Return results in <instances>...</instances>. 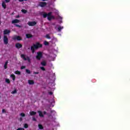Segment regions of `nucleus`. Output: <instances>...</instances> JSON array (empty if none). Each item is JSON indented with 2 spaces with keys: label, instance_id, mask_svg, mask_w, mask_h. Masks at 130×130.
I'll return each instance as SVG.
<instances>
[{
  "label": "nucleus",
  "instance_id": "obj_1",
  "mask_svg": "<svg viewBox=\"0 0 130 130\" xmlns=\"http://www.w3.org/2000/svg\"><path fill=\"white\" fill-rule=\"evenodd\" d=\"M39 47H42V45L40 44L39 43H37L36 44H34L33 46L30 47V49L32 52L34 53L35 52V49H38Z\"/></svg>",
  "mask_w": 130,
  "mask_h": 130
},
{
  "label": "nucleus",
  "instance_id": "obj_2",
  "mask_svg": "<svg viewBox=\"0 0 130 130\" xmlns=\"http://www.w3.org/2000/svg\"><path fill=\"white\" fill-rule=\"evenodd\" d=\"M21 58L23 59V60H27L29 62H31V59L28 56L25 54H21Z\"/></svg>",
  "mask_w": 130,
  "mask_h": 130
},
{
  "label": "nucleus",
  "instance_id": "obj_3",
  "mask_svg": "<svg viewBox=\"0 0 130 130\" xmlns=\"http://www.w3.org/2000/svg\"><path fill=\"white\" fill-rule=\"evenodd\" d=\"M43 56V53L42 52H37V55L36 56V58L38 60H40L41 58H42Z\"/></svg>",
  "mask_w": 130,
  "mask_h": 130
},
{
  "label": "nucleus",
  "instance_id": "obj_4",
  "mask_svg": "<svg viewBox=\"0 0 130 130\" xmlns=\"http://www.w3.org/2000/svg\"><path fill=\"white\" fill-rule=\"evenodd\" d=\"M52 14V12H49L48 14H47V18L49 21H50V20H52V19H54V16H51Z\"/></svg>",
  "mask_w": 130,
  "mask_h": 130
},
{
  "label": "nucleus",
  "instance_id": "obj_5",
  "mask_svg": "<svg viewBox=\"0 0 130 130\" xmlns=\"http://www.w3.org/2000/svg\"><path fill=\"white\" fill-rule=\"evenodd\" d=\"M3 40H4V44H5V45H7V44L9 43V39H8V37H7L6 36H4Z\"/></svg>",
  "mask_w": 130,
  "mask_h": 130
},
{
  "label": "nucleus",
  "instance_id": "obj_6",
  "mask_svg": "<svg viewBox=\"0 0 130 130\" xmlns=\"http://www.w3.org/2000/svg\"><path fill=\"white\" fill-rule=\"evenodd\" d=\"M37 22L36 21H29L27 23V25H28V26H35Z\"/></svg>",
  "mask_w": 130,
  "mask_h": 130
},
{
  "label": "nucleus",
  "instance_id": "obj_7",
  "mask_svg": "<svg viewBox=\"0 0 130 130\" xmlns=\"http://www.w3.org/2000/svg\"><path fill=\"white\" fill-rule=\"evenodd\" d=\"M46 5H47V4L45 2H40L39 3V6L41 7V8H44Z\"/></svg>",
  "mask_w": 130,
  "mask_h": 130
},
{
  "label": "nucleus",
  "instance_id": "obj_8",
  "mask_svg": "<svg viewBox=\"0 0 130 130\" xmlns=\"http://www.w3.org/2000/svg\"><path fill=\"white\" fill-rule=\"evenodd\" d=\"M13 40H21V37L15 36L13 37Z\"/></svg>",
  "mask_w": 130,
  "mask_h": 130
},
{
  "label": "nucleus",
  "instance_id": "obj_9",
  "mask_svg": "<svg viewBox=\"0 0 130 130\" xmlns=\"http://www.w3.org/2000/svg\"><path fill=\"white\" fill-rule=\"evenodd\" d=\"M11 33V31L10 30L5 29L4 30V35H7V34H10Z\"/></svg>",
  "mask_w": 130,
  "mask_h": 130
},
{
  "label": "nucleus",
  "instance_id": "obj_10",
  "mask_svg": "<svg viewBox=\"0 0 130 130\" xmlns=\"http://www.w3.org/2000/svg\"><path fill=\"white\" fill-rule=\"evenodd\" d=\"M12 24H16L17 23H20V20L19 19H14L12 21Z\"/></svg>",
  "mask_w": 130,
  "mask_h": 130
},
{
  "label": "nucleus",
  "instance_id": "obj_11",
  "mask_svg": "<svg viewBox=\"0 0 130 130\" xmlns=\"http://www.w3.org/2000/svg\"><path fill=\"white\" fill-rule=\"evenodd\" d=\"M56 28H57V29L59 32H60V31H61V29H63V26H60L58 25Z\"/></svg>",
  "mask_w": 130,
  "mask_h": 130
},
{
  "label": "nucleus",
  "instance_id": "obj_12",
  "mask_svg": "<svg viewBox=\"0 0 130 130\" xmlns=\"http://www.w3.org/2000/svg\"><path fill=\"white\" fill-rule=\"evenodd\" d=\"M15 47H16V48H18L19 49V48H21V47H22V45L20 43H17L15 45Z\"/></svg>",
  "mask_w": 130,
  "mask_h": 130
},
{
  "label": "nucleus",
  "instance_id": "obj_13",
  "mask_svg": "<svg viewBox=\"0 0 130 130\" xmlns=\"http://www.w3.org/2000/svg\"><path fill=\"white\" fill-rule=\"evenodd\" d=\"M38 113H39V116L41 117H43V113L41 111H38Z\"/></svg>",
  "mask_w": 130,
  "mask_h": 130
},
{
  "label": "nucleus",
  "instance_id": "obj_14",
  "mask_svg": "<svg viewBox=\"0 0 130 130\" xmlns=\"http://www.w3.org/2000/svg\"><path fill=\"white\" fill-rule=\"evenodd\" d=\"M28 83L29 85H34V81L29 80H28Z\"/></svg>",
  "mask_w": 130,
  "mask_h": 130
},
{
  "label": "nucleus",
  "instance_id": "obj_15",
  "mask_svg": "<svg viewBox=\"0 0 130 130\" xmlns=\"http://www.w3.org/2000/svg\"><path fill=\"white\" fill-rule=\"evenodd\" d=\"M41 64H42L44 67H45V66H46V61L43 60L41 62Z\"/></svg>",
  "mask_w": 130,
  "mask_h": 130
},
{
  "label": "nucleus",
  "instance_id": "obj_16",
  "mask_svg": "<svg viewBox=\"0 0 130 130\" xmlns=\"http://www.w3.org/2000/svg\"><path fill=\"white\" fill-rule=\"evenodd\" d=\"M2 7L4 8V9H6L7 8V5H6L5 2H3L2 3Z\"/></svg>",
  "mask_w": 130,
  "mask_h": 130
},
{
  "label": "nucleus",
  "instance_id": "obj_17",
  "mask_svg": "<svg viewBox=\"0 0 130 130\" xmlns=\"http://www.w3.org/2000/svg\"><path fill=\"white\" fill-rule=\"evenodd\" d=\"M10 77H11V78H12L13 81H15V79H16V76H15V75H14V74H11V75H10Z\"/></svg>",
  "mask_w": 130,
  "mask_h": 130
},
{
  "label": "nucleus",
  "instance_id": "obj_18",
  "mask_svg": "<svg viewBox=\"0 0 130 130\" xmlns=\"http://www.w3.org/2000/svg\"><path fill=\"white\" fill-rule=\"evenodd\" d=\"M8 63H9V61H7L5 62V64H4V66L5 70H6V69L8 68V67H7V66H8Z\"/></svg>",
  "mask_w": 130,
  "mask_h": 130
},
{
  "label": "nucleus",
  "instance_id": "obj_19",
  "mask_svg": "<svg viewBox=\"0 0 130 130\" xmlns=\"http://www.w3.org/2000/svg\"><path fill=\"white\" fill-rule=\"evenodd\" d=\"M30 115H35L36 114V112L31 111L29 112Z\"/></svg>",
  "mask_w": 130,
  "mask_h": 130
},
{
  "label": "nucleus",
  "instance_id": "obj_20",
  "mask_svg": "<svg viewBox=\"0 0 130 130\" xmlns=\"http://www.w3.org/2000/svg\"><path fill=\"white\" fill-rule=\"evenodd\" d=\"M26 38H31V37H32V36L30 34H26Z\"/></svg>",
  "mask_w": 130,
  "mask_h": 130
},
{
  "label": "nucleus",
  "instance_id": "obj_21",
  "mask_svg": "<svg viewBox=\"0 0 130 130\" xmlns=\"http://www.w3.org/2000/svg\"><path fill=\"white\" fill-rule=\"evenodd\" d=\"M38 126H39V128L40 129H43V126H42V125L41 124H39L38 125Z\"/></svg>",
  "mask_w": 130,
  "mask_h": 130
},
{
  "label": "nucleus",
  "instance_id": "obj_22",
  "mask_svg": "<svg viewBox=\"0 0 130 130\" xmlns=\"http://www.w3.org/2000/svg\"><path fill=\"white\" fill-rule=\"evenodd\" d=\"M15 74H16V75H21V72L20 71H15Z\"/></svg>",
  "mask_w": 130,
  "mask_h": 130
},
{
  "label": "nucleus",
  "instance_id": "obj_23",
  "mask_svg": "<svg viewBox=\"0 0 130 130\" xmlns=\"http://www.w3.org/2000/svg\"><path fill=\"white\" fill-rule=\"evenodd\" d=\"M26 73H27V74H31V71L28 69H26Z\"/></svg>",
  "mask_w": 130,
  "mask_h": 130
},
{
  "label": "nucleus",
  "instance_id": "obj_24",
  "mask_svg": "<svg viewBox=\"0 0 130 130\" xmlns=\"http://www.w3.org/2000/svg\"><path fill=\"white\" fill-rule=\"evenodd\" d=\"M21 12H22V13H23V14H26V13H27V10L22 9V10H21Z\"/></svg>",
  "mask_w": 130,
  "mask_h": 130
},
{
  "label": "nucleus",
  "instance_id": "obj_25",
  "mask_svg": "<svg viewBox=\"0 0 130 130\" xmlns=\"http://www.w3.org/2000/svg\"><path fill=\"white\" fill-rule=\"evenodd\" d=\"M5 81H6V83H7L8 84H10V79H6Z\"/></svg>",
  "mask_w": 130,
  "mask_h": 130
},
{
  "label": "nucleus",
  "instance_id": "obj_26",
  "mask_svg": "<svg viewBox=\"0 0 130 130\" xmlns=\"http://www.w3.org/2000/svg\"><path fill=\"white\" fill-rule=\"evenodd\" d=\"M43 17H44V18H46V17H47V13H44V14H43Z\"/></svg>",
  "mask_w": 130,
  "mask_h": 130
},
{
  "label": "nucleus",
  "instance_id": "obj_27",
  "mask_svg": "<svg viewBox=\"0 0 130 130\" xmlns=\"http://www.w3.org/2000/svg\"><path fill=\"white\" fill-rule=\"evenodd\" d=\"M46 38H47V39H50V36H49V35H47L46 36Z\"/></svg>",
  "mask_w": 130,
  "mask_h": 130
},
{
  "label": "nucleus",
  "instance_id": "obj_28",
  "mask_svg": "<svg viewBox=\"0 0 130 130\" xmlns=\"http://www.w3.org/2000/svg\"><path fill=\"white\" fill-rule=\"evenodd\" d=\"M16 93H17L16 90H14V91L11 92V93H12V94H16Z\"/></svg>",
  "mask_w": 130,
  "mask_h": 130
},
{
  "label": "nucleus",
  "instance_id": "obj_29",
  "mask_svg": "<svg viewBox=\"0 0 130 130\" xmlns=\"http://www.w3.org/2000/svg\"><path fill=\"white\" fill-rule=\"evenodd\" d=\"M20 116H22V117H24L25 116V114L21 113L20 114Z\"/></svg>",
  "mask_w": 130,
  "mask_h": 130
},
{
  "label": "nucleus",
  "instance_id": "obj_30",
  "mask_svg": "<svg viewBox=\"0 0 130 130\" xmlns=\"http://www.w3.org/2000/svg\"><path fill=\"white\" fill-rule=\"evenodd\" d=\"M24 127H25V128H27L28 124H24Z\"/></svg>",
  "mask_w": 130,
  "mask_h": 130
},
{
  "label": "nucleus",
  "instance_id": "obj_31",
  "mask_svg": "<svg viewBox=\"0 0 130 130\" xmlns=\"http://www.w3.org/2000/svg\"><path fill=\"white\" fill-rule=\"evenodd\" d=\"M40 69L42 71H45V68H44V67H40Z\"/></svg>",
  "mask_w": 130,
  "mask_h": 130
},
{
  "label": "nucleus",
  "instance_id": "obj_32",
  "mask_svg": "<svg viewBox=\"0 0 130 130\" xmlns=\"http://www.w3.org/2000/svg\"><path fill=\"white\" fill-rule=\"evenodd\" d=\"M44 44H45V45H48V42H47L46 41H45L44 42Z\"/></svg>",
  "mask_w": 130,
  "mask_h": 130
},
{
  "label": "nucleus",
  "instance_id": "obj_33",
  "mask_svg": "<svg viewBox=\"0 0 130 130\" xmlns=\"http://www.w3.org/2000/svg\"><path fill=\"white\" fill-rule=\"evenodd\" d=\"M15 26L16 27H19V28H21L22 26L21 25H18V24H15Z\"/></svg>",
  "mask_w": 130,
  "mask_h": 130
},
{
  "label": "nucleus",
  "instance_id": "obj_34",
  "mask_svg": "<svg viewBox=\"0 0 130 130\" xmlns=\"http://www.w3.org/2000/svg\"><path fill=\"white\" fill-rule=\"evenodd\" d=\"M26 67L25 66H22L21 68V70H24V69H25Z\"/></svg>",
  "mask_w": 130,
  "mask_h": 130
},
{
  "label": "nucleus",
  "instance_id": "obj_35",
  "mask_svg": "<svg viewBox=\"0 0 130 130\" xmlns=\"http://www.w3.org/2000/svg\"><path fill=\"white\" fill-rule=\"evenodd\" d=\"M34 74L35 75H38V74H39V72H34Z\"/></svg>",
  "mask_w": 130,
  "mask_h": 130
},
{
  "label": "nucleus",
  "instance_id": "obj_36",
  "mask_svg": "<svg viewBox=\"0 0 130 130\" xmlns=\"http://www.w3.org/2000/svg\"><path fill=\"white\" fill-rule=\"evenodd\" d=\"M17 130H24V128H18Z\"/></svg>",
  "mask_w": 130,
  "mask_h": 130
},
{
  "label": "nucleus",
  "instance_id": "obj_37",
  "mask_svg": "<svg viewBox=\"0 0 130 130\" xmlns=\"http://www.w3.org/2000/svg\"><path fill=\"white\" fill-rule=\"evenodd\" d=\"M2 112H3V113H5L6 112V110L3 109Z\"/></svg>",
  "mask_w": 130,
  "mask_h": 130
},
{
  "label": "nucleus",
  "instance_id": "obj_38",
  "mask_svg": "<svg viewBox=\"0 0 130 130\" xmlns=\"http://www.w3.org/2000/svg\"><path fill=\"white\" fill-rule=\"evenodd\" d=\"M32 120H34V121H36V118H35V117H33Z\"/></svg>",
  "mask_w": 130,
  "mask_h": 130
},
{
  "label": "nucleus",
  "instance_id": "obj_39",
  "mask_svg": "<svg viewBox=\"0 0 130 130\" xmlns=\"http://www.w3.org/2000/svg\"><path fill=\"white\" fill-rule=\"evenodd\" d=\"M6 3H10V0H5Z\"/></svg>",
  "mask_w": 130,
  "mask_h": 130
},
{
  "label": "nucleus",
  "instance_id": "obj_40",
  "mask_svg": "<svg viewBox=\"0 0 130 130\" xmlns=\"http://www.w3.org/2000/svg\"><path fill=\"white\" fill-rule=\"evenodd\" d=\"M19 120H20V121H22V120H23V118H22V117L20 118H19Z\"/></svg>",
  "mask_w": 130,
  "mask_h": 130
},
{
  "label": "nucleus",
  "instance_id": "obj_41",
  "mask_svg": "<svg viewBox=\"0 0 130 130\" xmlns=\"http://www.w3.org/2000/svg\"><path fill=\"white\" fill-rule=\"evenodd\" d=\"M24 1H27V0H19V2H24Z\"/></svg>",
  "mask_w": 130,
  "mask_h": 130
},
{
  "label": "nucleus",
  "instance_id": "obj_42",
  "mask_svg": "<svg viewBox=\"0 0 130 130\" xmlns=\"http://www.w3.org/2000/svg\"><path fill=\"white\" fill-rule=\"evenodd\" d=\"M49 94L50 95H52V92H49Z\"/></svg>",
  "mask_w": 130,
  "mask_h": 130
},
{
  "label": "nucleus",
  "instance_id": "obj_43",
  "mask_svg": "<svg viewBox=\"0 0 130 130\" xmlns=\"http://www.w3.org/2000/svg\"><path fill=\"white\" fill-rule=\"evenodd\" d=\"M44 114H46V112L44 111Z\"/></svg>",
  "mask_w": 130,
  "mask_h": 130
},
{
  "label": "nucleus",
  "instance_id": "obj_44",
  "mask_svg": "<svg viewBox=\"0 0 130 130\" xmlns=\"http://www.w3.org/2000/svg\"><path fill=\"white\" fill-rule=\"evenodd\" d=\"M58 11L57 10V11H56V13H58Z\"/></svg>",
  "mask_w": 130,
  "mask_h": 130
},
{
  "label": "nucleus",
  "instance_id": "obj_45",
  "mask_svg": "<svg viewBox=\"0 0 130 130\" xmlns=\"http://www.w3.org/2000/svg\"><path fill=\"white\" fill-rule=\"evenodd\" d=\"M59 19H61V18L60 17V16H59Z\"/></svg>",
  "mask_w": 130,
  "mask_h": 130
},
{
  "label": "nucleus",
  "instance_id": "obj_46",
  "mask_svg": "<svg viewBox=\"0 0 130 130\" xmlns=\"http://www.w3.org/2000/svg\"><path fill=\"white\" fill-rule=\"evenodd\" d=\"M42 1H43V2H45V1H46V0H42Z\"/></svg>",
  "mask_w": 130,
  "mask_h": 130
}]
</instances>
